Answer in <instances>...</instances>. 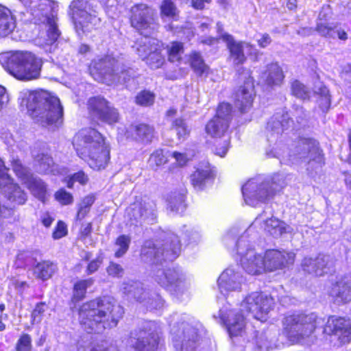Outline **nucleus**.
<instances>
[{
	"label": "nucleus",
	"instance_id": "obj_55",
	"mask_svg": "<svg viewBox=\"0 0 351 351\" xmlns=\"http://www.w3.org/2000/svg\"><path fill=\"white\" fill-rule=\"evenodd\" d=\"M56 201L62 205H69L73 202V197L72 194L67 192L64 189H60L54 194Z\"/></svg>",
	"mask_w": 351,
	"mask_h": 351
},
{
	"label": "nucleus",
	"instance_id": "obj_53",
	"mask_svg": "<svg viewBox=\"0 0 351 351\" xmlns=\"http://www.w3.org/2000/svg\"><path fill=\"white\" fill-rule=\"evenodd\" d=\"M167 161V158L165 156L162 149H157L150 155L148 164L150 167L154 169L165 164Z\"/></svg>",
	"mask_w": 351,
	"mask_h": 351
},
{
	"label": "nucleus",
	"instance_id": "obj_40",
	"mask_svg": "<svg viewBox=\"0 0 351 351\" xmlns=\"http://www.w3.org/2000/svg\"><path fill=\"white\" fill-rule=\"evenodd\" d=\"M190 64L194 72L198 75H207L209 68L205 64L201 54L199 52L193 51L189 58Z\"/></svg>",
	"mask_w": 351,
	"mask_h": 351
},
{
	"label": "nucleus",
	"instance_id": "obj_24",
	"mask_svg": "<svg viewBox=\"0 0 351 351\" xmlns=\"http://www.w3.org/2000/svg\"><path fill=\"white\" fill-rule=\"evenodd\" d=\"M265 263V271H274L292 265L295 260L293 252H281L271 250L263 255Z\"/></svg>",
	"mask_w": 351,
	"mask_h": 351
},
{
	"label": "nucleus",
	"instance_id": "obj_62",
	"mask_svg": "<svg viewBox=\"0 0 351 351\" xmlns=\"http://www.w3.org/2000/svg\"><path fill=\"white\" fill-rule=\"evenodd\" d=\"M66 234V226L62 221H59L57 224L55 231L53 233V237L55 239H60Z\"/></svg>",
	"mask_w": 351,
	"mask_h": 351
},
{
	"label": "nucleus",
	"instance_id": "obj_36",
	"mask_svg": "<svg viewBox=\"0 0 351 351\" xmlns=\"http://www.w3.org/2000/svg\"><path fill=\"white\" fill-rule=\"evenodd\" d=\"M133 132L135 133L134 138L136 140L144 143L150 142L154 137V128L146 124L131 125L127 131V136H133Z\"/></svg>",
	"mask_w": 351,
	"mask_h": 351
},
{
	"label": "nucleus",
	"instance_id": "obj_21",
	"mask_svg": "<svg viewBox=\"0 0 351 351\" xmlns=\"http://www.w3.org/2000/svg\"><path fill=\"white\" fill-rule=\"evenodd\" d=\"M88 109L93 116L108 124L118 122L119 114L117 110L110 106L103 97H97L88 100Z\"/></svg>",
	"mask_w": 351,
	"mask_h": 351
},
{
	"label": "nucleus",
	"instance_id": "obj_3",
	"mask_svg": "<svg viewBox=\"0 0 351 351\" xmlns=\"http://www.w3.org/2000/svg\"><path fill=\"white\" fill-rule=\"evenodd\" d=\"M77 155L94 170L105 169L110 160V148L104 137L93 128L80 130L74 137Z\"/></svg>",
	"mask_w": 351,
	"mask_h": 351
},
{
	"label": "nucleus",
	"instance_id": "obj_2",
	"mask_svg": "<svg viewBox=\"0 0 351 351\" xmlns=\"http://www.w3.org/2000/svg\"><path fill=\"white\" fill-rule=\"evenodd\" d=\"M123 313L120 305L104 298L83 304L79 310V322L87 332L99 333L106 328L116 326Z\"/></svg>",
	"mask_w": 351,
	"mask_h": 351
},
{
	"label": "nucleus",
	"instance_id": "obj_41",
	"mask_svg": "<svg viewBox=\"0 0 351 351\" xmlns=\"http://www.w3.org/2000/svg\"><path fill=\"white\" fill-rule=\"evenodd\" d=\"M94 280L93 278L80 280L76 282L73 286V298L74 302H79L85 298L86 289L93 285Z\"/></svg>",
	"mask_w": 351,
	"mask_h": 351
},
{
	"label": "nucleus",
	"instance_id": "obj_61",
	"mask_svg": "<svg viewBox=\"0 0 351 351\" xmlns=\"http://www.w3.org/2000/svg\"><path fill=\"white\" fill-rule=\"evenodd\" d=\"M171 156L175 158L177 164L180 167L186 165L188 161L190 160V157L186 153L173 152Z\"/></svg>",
	"mask_w": 351,
	"mask_h": 351
},
{
	"label": "nucleus",
	"instance_id": "obj_6",
	"mask_svg": "<svg viewBox=\"0 0 351 351\" xmlns=\"http://www.w3.org/2000/svg\"><path fill=\"white\" fill-rule=\"evenodd\" d=\"M202 325L187 315L177 317L170 325V337L178 351H199Z\"/></svg>",
	"mask_w": 351,
	"mask_h": 351
},
{
	"label": "nucleus",
	"instance_id": "obj_16",
	"mask_svg": "<svg viewBox=\"0 0 351 351\" xmlns=\"http://www.w3.org/2000/svg\"><path fill=\"white\" fill-rule=\"evenodd\" d=\"M292 163L299 160L306 162L308 165L307 169H319L324 165V158L318 143L315 140L304 138L301 140L295 150L289 155L288 159Z\"/></svg>",
	"mask_w": 351,
	"mask_h": 351
},
{
	"label": "nucleus",
	"instance_id": "obj_11",
	"mask_svg": "<svg viewBox=\"0 0 351 351\" xmlns=\"http://www.w3.org/2000/svg\"><path fill=\"white\" fill-rule=\"evenodd\" d=\"M280 187L276 181L271 182L262 178H256L248 180L243 186L242 193L246 204L256 206L272 197Z\"/></svg>",
	"mask_w": 351,
	"mask_h": 351
},
{
	"label": "nucleus",
	"instance_id": "obj_18",
	"mask_svg": "<svg viewBox=\"0 0 351 351\" xmlns=\"http://www.w3.org/2000/svg\"><path fill=\"white\" fill-rule=\"evenodd\" d=\"M156 12L145 4H137L131 8L130 23L141 34H151L158 27Z\"/></svg>",
	"mask_w": 351,
	"mask_h": 351
},
{
	"label": "nucleus",
	"instance_id": "obj_51",
	"mask_svg": "<svg viewBox=\"0 0 351 351\" xmlns=\"http://www.w3.org/2000/svg\"><path fill=\"white\" fill-rule=\"evenodd\" d=\"M182 239L189 243H196L201 239L199 231L191 226H184L182 228Z\"/></svg>",
	"mask_w": 351,
	"mask_h": 351
},
{
	"label": "nucleus",
	"instance_id": "obj_47",
	"mask_svg": "<svg viewBox=\"0 0 351 351\" xmlns=\"http://www.w3.org/2000/svg\"><path fill=\"white\" fill-rule=\"evenodd\" d=\"M171 130L176 132L178 138L182 141L185 140L190 134V129L182 119H176L173 121Z\"/></svg>",
	"mask_w": 351,
	"mask_h": 351
},
{
	"label": "nucleus",
	"instance_id": "obj_37",
	"mask_svg": "<svg viewBox=\"0 0 351 351\" xmlns=\"http://www.w3.org/2000/svg\"><path fill=\"white\" fill-rule=\"evenodd\" d=\"M156 45H158L157 39L148 36V34H145L144 36H141L138 40L134 47L136 49L138 55L143 60H145Z\"/></svg>",
	"mask_w": 351,
	"mask_h": 351
},
{
	"label": "nucleus",
	"instance_id": "obj_63",
	"mask_svg": "<svg viewBox=\"0 0 351 351\" xmlns=\"http://www.w3.org/2000/svg\"><path fill=\"white\" fill-rule=\"evenodd\" d=\"M102 263V258L97 257L89 263L87 266L86 271L88 274H91L95 272Z\"/></svg>",
	"mask_w": 351,
	"mask_h": 351
},
{
	"label": "nucleus",
	"instance_id": "obj_44",
	"mask_svg": "<svg viewBox=\"0 0 351 351\" xmlns=\"http://www.w3.org/2000/svg\"><path fill=\"white\" fill-rule=\"evenodd\" d=\"M317 96V103L322 112H326L330 106V96L328 89L324 86H320L316 91Z\"/></svg>",
	"mask_w": 351,
	"mask_h": 351
},
{
	"label": "nucleus",
	"instance_id": "obj_35",
	"mask_svg": "<svg viewBox=\"0 0 351 351\" xmlns=\"http://www.w3.org/2000/svg\"><path fill=\"white\" fill-rule=\"evenodd\" d=\"M285 75L281 67L277 63H271L267 66L266 70L262 73V78L268 86L280 85Z\"/></svg>",
	"mask_w": 351,
	"mask_h": 351
},
{
	"label": "nucleus",
	"instance_id": "obj_14",
	"mask_svg": "<svg viewBox=\"0 0 351 351\" xmlns=\"http://www.w3.org/2000/svg\"><path fill=\"white\" fill-rule=\"evenodd\" d=\"M161 332L160 324L146 322L138 335L132 334L128 343L138 351H156L160 342Z\"/></svg>",
	"mask_w": 351,
	"mask_h": 351
},
{
	"label": "nucleus",
	"instance_id": "obj_48",
	"mask_svg": "<svg viewBox=\"0 0 351 351\" xmlns=\"http://www.w3.org/2000/svg\"><path fill=\"white\" fill-rule=\"evenodd\" d=\"M178 10L171 0H164L160 5V16L165 18L176 19Z\"/></svg>",
	"mask_w": 351,
	"mask_h": 351
},
{
	"label": "nucleus",
	"instance_id": "obj_33",
	"mask_svg": "<svg viewBox=\"0 0 351 351\" xmlns=\"http://www.w3.org/2000/svg\"><path fill=\"white\" fill-rule=\"evenodd\" d=\"M121 290L129 298H133L140 302H144L148 295V293L143 289L140 282L132 280L123 282Z\"/></svg>",
	"mask_w": 351,
	"mask_h": 351
},
{
	"label": "nucleus",
	"instance_id": "obj_5",
	"mask_svg": "<svg viewBox=\"0 0 351 351\" xmlns=\"http://www.w3.org/2000/svg\"><path fill=\"white\" fill-rule=\"evenodd\" d=\"M0 64L16 79L29 81L39 77L42 60L29 52L5 51L0 53Z\"/></svg>",
	"mask_w": 351,
	"mask_h": 351
},
{
	"label": "nucleus",
	"instance_id": "obj_43",
	"mask_svg": "<svg viewBox=\"0 0 351 351\" xmlns=\"http://www.w3.org/2000/svg\"><path fill=\"white\" fill-rule=\"evenodd\" d=\"M167 209L174 213H182L184 208V196L181 193H174L169 195Z\"/></svg>",
	"mask_w": 351,
	"mask_h": 351
},
{
	"label": "nucleus",
	"instance_id": "obj_54",
	"mask_svg": "<svg viewBox=\"0 0 351 351\" xmlns=\"http://www.w3.org/2000/svg\"><path fill=\"white\" fill-rule=\"evenodd\" d=\"M155 95L148 90H143L136 97V102L137 104L148 106L154 104Z\"/></svg>",
	"mask_w": 351,
	"mask_h": 351
},
{
	"label": "nucleus",
	"instance_id": "obj_42",
	"mask_svg": "<svg viewBox=\"0 0 351 351\" xmlns=\"http://www.w3.org/2000/svg\"><path fill=\"white\" fill-rule=\"evenodd\" d=\"M56 270V266L48 261L38 263L34 267V273L37 278L43 280L49 279Z\"/></svg>",
	"mask_w": 351,
	"mask_h": 351
},
{
	"label": "nucleus",
	"instance_id": "obj_32",
	"mask_svg": "<svg viewBox=\"0 0 351 351\" xmlns=\"http://www.w3.org/2000/svg\"><path fill=\"white\" fill-rule=\"evenodd\" d=\"M213 178V171L208 162L199 163L191 176V182L197 190H202Z\"/></svg>",
	"mask_w": 351,
	"mask_h": 351
},
{
	"label": "nucleus",
	"instance_id": "obj_10",
	"mask_svg": "<svg viewBox=\"0 0 351 351\" xmlns=\"http://www.w3.org/2000/svg\"><path fill=\"white\" fill-rule=\"evenodd\" d=\"M234 251L235 258L240 262L243 269L249 274L258 275L265 271V263L263 255L258 253L245 234L237 241Z\"/></svg>",
	"mask_w": 351,
	"mask_h": 351
},
{
	"label": "nucleus",
	"instance_id": "obj_38",
	"mask_svg": "<svg viewBox=\"0 0 351 351\" xmlns=\"http://www.w3.org/2000/svg\"><path fill=\"white\" fill-rule=\"evenodd\" d=\"M289 227L276 218H270L264 223V230L274 237H278L287 232Z\"/></svg>",
	"mask_w": 351,
	"mask_h": 351
},
{
	"label": "nucleus",
	"instance_id": "obj_12",
	"mask_svg": "<svg viewBox=\"0 0 351 351\" xmlns=\"http://www.w3.org/2000/svg\"><path fill=\"white\" fill-rule=\"evenodd\" d=\"M154 278L161 287L168 289L178 298L186 294L191 286L189 278L180 269H154Z\"/></svg>",
	"mask_w": 351,
	"mask_h": 351
},
{
	"label": "nucleus",
	"instance_id": "obj_58",
	"mask_svg": "<svg viewBox=\"0 0 351 351\" xmlns=\"http://www.w3.org/2000/svg\"><path fill=\"white\" fill-rule=\"evenodd\" d=\"M45 311L44 303L37 304L32 313V323L33 324L40 323L42 320V315Z\"/></svg>",
	"mask_w": 351,
	"mask_h": 351
},
{
	"label": "nucleus",
	"instance_id": "obj_20",
	"mask_svg": "<svg viewBox=\"0 0 351 351\" xmlns=\"http://www.w3.org/2000/svg\"><path fill=\"white\" fill-rule=\"evenodd\" d=\"M12 167L14 172L24 182L32 193L40 201L45 202L47 195L45 183L40 179L34 177L19 160H14Z\"/></svg>",
	"mask_w": 351,
	"mask_h": 351
},
{
	"label": "nucleus",
	"instance_id": "obj_34",
	"mask_svg": "<svg viewBox=\"0 0 351 351\" xmlns=\"http://www.w3.org/2000/svg\"><path fill=\"white\" fill-rule=\"evenodd\" d=\"M16 27V19L12 11L0 4V38L11 34Z\"/></svg>",
	"mask_w": 351,
	"mask_h": 351
},
{
	"label": "nucleus",
	"instance_id": "obj_25",
	"mask_svg": "<svg viewBox=\"0 0 351 351\" xmlns=\"http://www.w3.org/2000/svg\"><path fill=\"white\" fill-rule=\"evenodd\" d=\"M301 266L305 272L316 276H322L333 271V262L328 256H319L315 259L304 258Z\"/></svg>",
	"mask_w": 351,
	"mask_h": 351
},
{
	"label": "nucleus",
	"instance_id": "obj_27",
	"mask_svg": "<svg viewBox=\"0 0 351 351\" xmlns=\"http://www.w3.org/2000/svg\"><path fill=\"white\" fill-rule=\"evenodd\" d=\"M222 40L227 44V47L230 51V60L235 65L242 64L246 60L244 54V50H248L251 53L252 50L255 49L254 47L248 43L242 41H235L233 37L228 34L221 35Z\"/></svg>",
	"mask_w": 351,
	"mask_h": 351
},
{
	"label": "nucleus",
	"instance_id": "obj_13",
	"mask_svg": "<svg viewBox=\"0 0 351 351\" xmlns=\"http://www.w3.org/2000/svg\"><path fill=\"white\" fill-rule=\"evenodd\" d=\"M69 8L76 31L79 34L80 31L83 33L90 31L100 21L92 0H73Z\"/></svg>",
	"mask_w": 351,
	"mask_h": 351
},
{
	"label": "nucleus",
	"instance_id": "obj_39",
	"mask_svg": "<svg viewBox=\"0 0 351 351\" xmlns=\"http://www.w3.org/2000/svg\"><path fill=\"white\" fill-rule=\"evenodd\" d=\"M162 45L158 41V45H156L153 50L149 53L145 60L146 63L152 69H158L165 62V57L162 54Z\"/></svg>",
	"mask_w": 351,
	"mask_h": 351
},
{
	"label": "nucleus",
	"instance_id": "obj_52",
	"mask_svg": "<svg viewBox=\"0 0 351 351\" xmlns=\"http://www.w3.org/2000/svg\"><path fill=\"white\" fill-rule=\"evenodd\" d=\"M169 53V60L172 62L180 60L181 55L183 53V45L181 43L173 42L167 49Z\"/></svg>",
	"mask_w": 351,
	"mask_h": 351
},
{
	"label": "nucleus",
	"instance_id": "obj_19",
	"mask_svg": "<svg viewBox=\"0 0 351 351\" xmlns=\"http://www.w3.org/2000/svg\"><path fill=\"white\" fill-rule=\"evenodd\" d=\"M231 106L228 103L219 106L216 115L206 125L207 134L215 138L226 135L231 120Z\"/></svg>",
	"mask_w": 351,
	"mask_h": 351
},
{
	"label": "nucleus",
	"instance_id": "obj_17",
	"mask_svg": "<svg viewBox=\"0 0 351 351\" xmlns=\"http://www.w3.org/2000/svg\"><path fill=\"white\" fill-rule=\"evenodd\" d=\"M274 298L261 292L250 293L241 304V311L252 313L255 319L261 322L266 321L269 312L274 309Z\"/></svg>",
	"mask_w": 351,
	"mask_h": 351
},
{
	"label": "nucleus",
	"instance_id": "obj_23",
	"mask_svg": "<svg viewBox=\"0 0 351 351\" xmlns=\"http://www.w3.org/2000/svg\"><path fill=\"white\" fill-rule=\"evenodd\" d=\"M244 281L240 272L233 267H228L218 278L217 283L220 292L226 295L232 291H240Z\"/></svg>",
	"mask_w": 351,
	"mask_h": 351
},
{
	"label": "nucleus",
	"instance_id": "obj_46",
	"mask_svg": "<svg viewBox=\"0 0 351 351\" xmlns=\"http://www.w3.org/2000/svg\"><path fill=\"white\" fill-rule=\"evenodd\" d=\"M53 164L52 158L47 154H40L35 157V165L40 173H47Z\"/></svg>",
	"mask_w": 351,
	"mask_h": 351
},
{
	"label": "nucleus",
	"instance_id": "obj_50",
	"mask_svg": "<svg viewBox=\"0 0 351 351\" xmlns=\"http://www.w3.org/2000/svg\"><path fill=\"white\" fill-rule=\"evenodd\" d=\"M292 94L301 99H307L310 97V91L307 87L298 80L291 83Z\"/></svg>",
	"mask_w": 351,
	"mask_h": 351
},
{
	"label": "nucleus",
	"instance_id": "obj_28",
	"mask_svg": "<svg viewBox=\"0 0 351 351\" xmlns=\"http://www.w3.org/2000/svg\"><path fill=\"white\" fill-rule=\"evenodd\" d=\"M335 302L346 304L351 301V274L339 279L328 291Z\"/></svg>",
	"mask_w": 351,
	"mask_h": 351
},
{
	"label": "nucleus",
	"instance_id": "obj_64",
	"mask_svg": "<svg viewBox=\"0 0 351 351\" xmlns=\"http://www.w3.org/2000/svg\"><path fill=\"white\" fill-rule=\"evenodd\" d=\"M95 200V198L93 195H88L82 199L78 206L90 210V207L94 203Z\"/></svg>",
	"mask_w": 351,
	"mask_h": 351
},
{
	"label": "nucleus",
	"instance_id": "obj_56",
	"mask_svg": "<svg viewBox=\"0 0 351 351\" xmlns=\"http://www.w3.org/2000/svg\"><path fill=\"white\" fill-rule=\"evenodd\" d=\"M316 30L320 35L323 36L328 38L335 37V31L334 30V28L325 23H318L317 25Z\"/></svg>",
	"mask_w": 351,
	"mask_h": 351
},
{
	"label": "nucleus",
	"instance_id": "obj_26",
	"mask_svg": "<svg viewBox=\"0 0 351 351\" xmlns=\"http://www.w3.org/2000/svg\"><path fill=\"white\" fill-rule=\"evenodd\" d=\"M127 215L132 221H153L156 217V204L149 199L136 202L127 209Z\"/></svg>",
	"mask_w": 351,
	"mask_h": 351
},
{
	"label": "nucleus",
	"instance_id": "obj_57",
	"mask_svg": "<svg viewBox=\"0 0 351 351\" xmlns=\"http://www.w3.org/2000/svg\"><path fill=\"white\" fill-rule=\"evenodd\" d=\"M31 342L32 339L29 335H23L17 342V351H29L31 348Z\"/></svg>",
	"mask_w": 351,
	"mask_h": 351
},
{
	"label": "nucleus",
	"instance_id": "obj_49",
	"mask_svg": "<svg viewBox=\"0 0 351 351\" xmlns=\"http://www.w3.org/2000/svg\"><path fill=\"white\" fill-rule=\"evenodd\" d=\"M131 239L127 235L119 236L115 242V253L114 255L117 258L121 257L124 255L129 248Z\"/></svg>",
	"mask_w": 351,
	"mask_h": 351
},
{
	"label": "nucleus",
	"instance_id": "obj_31",
	"mask_svg": "<svg viewBox=\"0 0 351 351\" xmlns=\"http://www.w3.org/2000/svg\"><path fill=\"white\" fill-rule=\"evenodd\" d=\"M254 83L249 77L244 86H241L235 94V105L242 112L247 110L252 105L254 96Z\"/></svg>",
	"mask_w": 351,
	"mask_h": 351
},
{
	"label": "nucleus",
	"instance_id": "obj_60",
	"mask_svg": "<svg viewBox=\"0 0 351 351\" xmlns=\"http://www.w3.org/2000/svg\"><path fill=\"white\" fill-rule=\"evenodd\" d=\"M106 270L108 275L113 277H120L123 274V269L121 266L114 263H110Z\"/></svg>",
	"mask_w": 351,
	"mask_h": 351
},
{
	"label": "nucleus",
	"instance_id": "obj_29",
	"mask_svg": "<svg viewBox=\"0 0 351 351\" xmlns=\"http://www.w3.org/2000/svg\"><path fill=\"white\" fill-rule=\"evenodd\" d=\"M292 123L288 113L276 114L267 123L266 128L267 140L270 142L277 141L283 131L288 129Z\"/></svg>",
	"mask_w": 351,
	"mask_h": 351
},
{
	"label": "nucleus",
	"instance_id": "obj_45",
	"mask_svg": "<svg viewBox=\"0 0 351 351\" xmlns=\"http://www.w3.org/2000/svg\"><path fill=\"white\" fill-rule=\"evenodd\" d=\"M273 341L270 332H262L259 335H256L255 339V343L258 348L265 350H269L277 347L276 343Z\"/></svg>",
	"mask_w": 351,
	"mask_h": 351
},
{
	"label": "nucleus",
	"instance_id": "obj_59",
	"mask_svg": "<svg viewBox=\"0 0 351 351\" xmlns=\"http://www.w3.org/2000/svg\"><path fill=\"white\" fill-rule=\"evenodd\" d=\"M87 181L88 176L83 171H79L69 178L67 180V186L69 188H72L75 182H78L81 184H84Z\"/></svg>",
	"mask_w": 351,
	"mask_h": 351
},
{
	"label": "nucleus",
	"instance_id": "obj_9",
	"mask_svg": "<svg viewBox=\"0 0 351 351\" xmlns=\"http://www.w3.org/2000/svg\"><path fill=\"white\" fill-rule=\"evenodd\" d=\"M0 189L1 196L8 201V205H2L3 198L0 197V234L4 230L3 219L12 215L16 205L23 204L27 200L25 193L5 173L3 161L0 159Z\"/></svg>",
	"mask_w": 351,
	"mask_h": 351
},
{
	"label": "nucleus",
	"instance_id": "obj_1",
	"mask_svg": "<svg viewBox=\"0 0 351 351\" xmlns=\"http://www.w3.org/2000/svg\"><path fill=\"white\" fill-rule=\"evenodd\" d=\"M20 105L43 127L59 128L63 122V107L58 97L45 90H24L20 93Z\"/></svg>",
	"mask_w": 351,
	"mask_h": 351
},
{
	"label": "nucleus",
	"instance_id": "obj_30",
	"mask_svg": "<svg viewBox=\"0 0 351 351\" xmlns=\"http://www.w3.org/2000/svg\"><path fill=\"white\" fill-rule=\"evenodd\" d=\"M231 337L241 336L245 328V318L237 310H230L227 315H221Z\"/></svg>",
	"mask_w": 351,
	"mask_h": 351
},
{
	"label": "nucleus",
	"instance_id": "obj_4",
	"mask_svg": "<svg viewBox=\"0 0 351 351\" xmlns=\"http://www.w3.org/2000/svg\"><path fill=\"white\" fill-rule=\"evenodd\" d=\"M27 7V12L35 24L40 25L38 43L42 45L54 43L60 36L57 27V5L49 0H19Z\"/></svg>",
	"mask_w": 351,
	"mask_h": 351
},
{
	"label": "nucleus",
	"instance_id": "obj_8",
	"mask_svg": "<svg viewBox=\"0 0 351 351\" xmlns=\"http://www.w3.org/2000/svg\"><path fill=\"white\" fill-rule=\"evenodd\" d=\"M322 322L313 313L288 315L282 320V335L291 343H298L310 336Z\"/></svg>",
	"mask_w": 351,
	"mask_h": 351
},
{
	"label": "nucleus",
	"instance_id": "obj_7",
	"mask_svg": "<svg viewBox=\"0 0 351 351\" xmlns=\"http://www.w3.org/2000/svg\"><path fill=\"white\" fill-rule=\"evenodd\" d=\"M89 71L95 80L107 85L125 83L133 73L131 69H126L122 62L109 56L94 60Z\"/></svg>",
	"mask_w": 351,
	"mask_h": 351
},
{
	"label": "nucleus",
	"instance_id": "obj_15",
	"mask_svg": "<svg viewBox=\"0 0 351 351\" xmlns=\"http://www.w3.org/2000/svg\"><path fill=\"white\" fill-rule=\"evenodd\" d=\"M163 245L162 252L160 255L158 244L154 243L152 241H147L142 247L141 255L147 259L154 260L156 263L161 262L162 260L173 261L179 256L181 246L176 235L170 234Z\"/></svg>",
	"mask_w": 351,
	"mask_h": 351
},
{
	"label": "nucleus",
	"instance_id": "obj_22",
	"mask_svg": "<svg viewBox=\"0 0 351 351\" xmlns=\"http://www.w3.org/2000/svg\"><path fill=\"white\" fill-rule=\"evenodd\" d=\"M324 332L337 339L341 344L351 340V323L343 317L331 316L328 319Z\"/></svg>",
	"mask_w": 351,
	"mask_h": 351
}]
</instances>
